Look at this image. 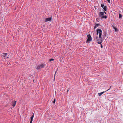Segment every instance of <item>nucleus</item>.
<instances>
[{"mask_svg": "<svg viewBox=\"0 0 123 123\" xmlns=\"http://www.w3.org/2000/svg\"><path fill=\"white\" fill-rule=\"evenodd\" d=\"M98 15L101 18H105L106 19L107 18L106 15H104V13L103 12H101L98 13Z\"/></svg>", "mask_w": 123, "mask_h": 123, "instance_id": "f257e3e1", "label": "nucleus"}, {"mask_svg": "<svg viewBox=\"0 0 123 123\" xmlns=\"http://www.w3.org/2000/svg\"><path fill=\"white\" fill-rule=\"evenodd\" d=\"M97 35H98V34L99 35V37L100 38H101V36L102 35V31L100 29H98L96 30Z\"/></svg>", "mask_w": 123, "mask_h": 123, "instance_id": "f03ea898", "label": "nucleus"}, {"mask_svg": "<svg viewBox=\"0 0 123 123\" xmlns=\"http://www.w3.org/2000/svg\"><path fill=\"white\" fill-rule=\"evenodd\" d=\"M46 64H42L37 67L36 69L38 70L40 68H44Z\"/></svg>", "mask_w": 123, "mask_h": 123, "instance_id": "7ed1b4c3", "label": "nucleus"}, {"mask_svg": "<svg viewBox=\"0 0 123 123\" xmlns=\"http://www.w3.org/2000/svg\"><path fill=\"white\" fill-rule=\"evenodd\" d=\"M88 39L86 41V43H88L90 42V41L92 40V38L90 34H88L87 35Z\"/></svg>", "mask_w": 123, "mask_h": 123, "instance_id": "20e7f679", "label": "nucleus"}, {"mask_svg": "<svg viewBox=\"0 0 123 123\" xmlns=\"http://www.w3.org/2000/svg\"><path fill=\"white\" fill-rule=\"evenodd\" d=\"M52 19L51 17H50L49 18H46L45 21H49L51 20Z\"/></svg>", "mask_w": 123, "mask_h": 123, "instance_id": "39448f33", "label": "nucleus"}, {"mask_svg": "<svg viewBox=\"0 0 123 123\" xmlns=\"http://www.w3.org/2000/svg\"><path fill=\"white\" fill-rule=\"evenodd\" d=\"M109 90V89H108V90H106L105 91L102 92L100 93H98V95L99 96H100L101 95L103 94L105 92H106L108 91Z\"/></svg>", "mask_w": 123, "mask_h": 123, "instance_id": "423d86ee", "label": "nucleus"}, {"mask_svg": "<svg viewBox=\"0 0 123 123\" xmlns=\"http://www.w3.org/2000/svg\"><path fill=\"white\" fill-rule=\"evenodd\" d=\"M16 101H14L12 103V105L13 107H14L16 105Z\"/></svg>", "mask_w": 123, "mask_h": 123, "instance_id": "0eeeda50", "label": "nucleus"}, {"mask_svg": "<svg viewBox=\"0 0 123 123\" xmlns=\"http://www.w3.org/2000/svg\"><path fill=\"white\" fill-rule=\"evenodd\" d=\"M7 55V53H3V54L1 55V56L4 57H5Z\"/></svg>", "mask_w": 123, "mask_h": 123, "instance_id": "6e6552de", "label": "nucleus"}, {"mask_svg": "<svg viewBox=\"0 0 123 123\" xmlns=\"http://www.w3.org/2000/svg\"><path fill=\"white\" fill-rule=\"evenodd\" d=\"M100 25L98 24H96L94 27V29H95Z\"/></svg>", "mask_w": 123, "mask_h": 123, "instance_id": "1a4fd4ad", "label": "nucleus"}, {"mask_svg": "<svg viewBox=\"0 0 123 123\" xmlns=\"http://www.w3.org/2000/svg\"><path fill=\"white\" fill-rule=\"evenodd\" d=\"M107 6H104V7H103V9L104 10V11H106L107 10Z\"/></svg>", "mask_w": 123, "mask_h": 123, "instance_id": "9d476101", "label": "nucleus"}, {"mask_svg": "<svg viewBox=\"0 0 123 123\" xmlns=\"http://www.w3.org/2000/svg\"><path fill=\"white\" fill-rule=\"evenodd\" d=\"M112 26L113 27L114 29L115 30V31L116 32L117 31V28L116 27L113 25Z\"/></svg>", "mask_w": 123, "mask_h": 123, "instance_id": "9b49d317", "label": "nucleus"}, {"mask_svg": "<svg viewBox=\"0 0 123 123\" xmlns=\"http://www.w3.org/2000/svg\"><path fill=\"white\" fill-rule=\"evenodd\" d=\"M33 114V115L31 117V120L33 121V118L34 117V113H32Z\"/></svg>", "mask_w": 123, "mask_h": 123, "instance_id": "f8f14e48", "label": "nucleus"}, {"mask_svg": "<svg viewBox=\"0 0 123 123\" xmlns=\"http://www.w3.org/2000/svg\"><path fill=\"white\" fill-rule=\"evenodd\" d=\"M103 36L104 37H105L106 35V32H105L103 34Z\"/></svg>", "mask_w": 123, "mask_h": 123, "instance_id": "ddd939ff", "label": "nucleus"}, {"mask_svg": "<svg viewBox=\"0 0 123 123\" xmlns=\"http://www.w3.org/2000/svg\"><path fill=\"white\" fill-rule=\"evenodd\" d=\"M102 42V40H101L100 42H97V43L98 44H101Z\"/></svg>", "mask_w": 123, "mask_h": 123, "instance_id": "4468645a", "label": "nucleus"}, {"mask_svg": "<svg viewBox=\"0 0 123 123\" xmlns=\"http://www.w3.org/2000/svg\"><path fill=\"white\" fill-rule=\"evenodd\" d=\"M96 39L98 41L99 40L98 37V36H96Z\"/></svg>", "mask_w": 123, "mask_h": 123, "instance_id": "2eb2a0df", "label": "nucleus"}, {"mask_svg": "<svg viewBox=\"0 0 123 123\" xmlns=\"http://www.w3.org/2000/svg\"><path fill=\"white\" fill-rule=\"evenodd\" d=\"M122 15L120 14H119V18H120L122 17Z\"/></svg>", "mask_w": 123, "mask_h": 123, "instance_id": "dca6fc26", "label": "nucleus"}, {"mask_svg": "<svg viewBox=\"0 0 123 123\" xmlns=\"http://www.w3.org/2000/svg\"><path fill=\"white\" fill-rule=\"evenodd\" d=\"M101 6L102 7H104V5L103 4H102L101 5Z\"/></svg>", "mask_w": 123, "mask_h": 123, "instance_id": "f3484780", "label": "nucleus"}, {"mask_svg": "<svg viewBox=\"0 0 123 123\" xmlns=\"http://www.w3.org/2000/svg\"><path fill=\"white\" fill-rule=\"evenodd\" d=\"M55 98L53 101V103H55Z\"/></svg>", "mask_w": 123, "mask_h": 123, "instance_id": "a211bd4d", "label": "nucleus"}, {"mask_svg": "<svg viewBox=\"0 0 123 123\" xmlns=\"http://www.w3.org/2000/svg\"><path fill=\"white\" fill-rule=\"evenodd\" d=\"M54 60V59L52 58V59H50L49 60V61H50V62H51V61H52Z\"/></svg>", "mask_w": 123, "mask_h": 123, "instance_id": "6ab92c4d", "label": "nucleus"}, {"mask_svg": "<svg viewBox=\"0 0 123 123\" xmlns=\"http://www.w3.org/2000/svg\"><path fill=\"white\" fill-rule=\"evenodd\" d=\"M57 70L56 71H55V75H54V77H55V74H56V73H57Z\"/></svg>", "mask_w": 123, "mask_h": 123, "instance_id": "aec40b11", "label": "nucleus"}, {"mask_svg": "<svg viewBox=\"0 0 123 123\" xmlns=\"http://www.w3.org/2000/svg\"><path fill=\"white\" fill-rule=\"evenodd\" d=\"M107 1L109 3H110V0H107Z\"/></svg>", "mask_w": 123, "mask_h": 123, "instance_id": "412c9836", "label": "nucleus"}, {"mask_svg": "<svg viewBox=\"0 0 123 123\" xmlns=\"http://www.w3.org/2000/svg\"><path fill=\"white\" fill-rule=\"evenodd\" d=\"M32 121L31 120L30 121V123H32Z\"/></svg>", "mask_w": 123, "mask_h": 123, "instance_id": "4be33fe9", "label": "nucleus"}, {"mask_svg": "<svg viewBox=\"0 0 123 123\" xmlns=\"http://www.w3.org/2000/svg\"><path fill=\"white\" fill-rule=\"evenodd\" d=\"M101 48H103V46H102V44H101Z\"/></svg>", "mask_w": 123, "mask_h": 123, "instance_id": "5701e85b", "label": "nucleus"}, {"mask_svg": "<svg viewBox=\"0 0 123 123\" xmlns=\"http://www.w3.org/2000/svg\"><path fill=\"white\" fill-rule=\"evenodd\" d=\"M69 91V89H68L67 90V93H68V91Z\"/></svg>", "mask_w": 123, "mask_h": 123, "instance_id": "b1692460", "label": "nucleus"}, {"mask_svg": "<svg viewBox=\"0 0 123 123\" xmlns=\"http://www.w3.org/2000/svg\"><path fill=\"white\" fill-rule=\"evenodd\" d=\"M104 12V13L105 14H106V12H105H105Z\"/></svg>", "mask_w": 123, "mask_h": 123, "instance_id": "393cba45", "label": "nucleus"}, {"mask_svg": "<svg viewBox=\"0 0 123 123\" xmlns=\"http://www.w3.org/2000/svg\"><path fill=\"white\" fill-rule=\"evenodd\" d=\"M111 86H110V88H109V89H109V90L111 88Z\"/></svg>", "mask_w": 123, "mask_h": 123, "instance_id": "a878e982", "label": "nucleus"}]
</instances>
